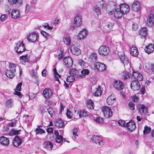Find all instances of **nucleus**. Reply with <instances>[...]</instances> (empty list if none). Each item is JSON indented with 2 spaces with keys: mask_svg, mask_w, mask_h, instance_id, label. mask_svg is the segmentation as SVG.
<instances>
[{
  "mask_svg": "<svg viewBox=\"0 0 154 154\" xmlns=\"http://www.w3.org/2000/svg\"><path fill=\"white\" fill-rule=\"evenodd\" d=\"M101 8L99 7L96 5L93 7V11L99 16L101 14Z\"/></svg>",
  "mask_w": 154,
  "mask_h": 154,
  "instance_id": "34",
  "label": "nucleus"
},
{
  "mask_svg": "<svg viewBox=\"0 0 154 154\" xmlns=\"http://www.w3.org/2000/svg\"><path fill=\"white\" fill-rule=\"evenodd\" d=\"M139 111L142 113L146 114L148 112L147 107L144 105L141 104L139 106Z\"/></svg>",
  "mask_w": 154,
  "mask_h": 154,
  "instance_id": "31",
  "label": "nucleus"
},
{
  "mask_svg": "<svg viewBox=\"0 0 154 154\" xmlns=\"http://www.w3.org/2000/svg\"><path fill=\"white\" fill-rule=\"evenodd\" d=\"M36 134H42L43 133H44L45 132V131L43 129L41 128H37L35 130Z\"/></svg>",
  "mask_w": 154,
  "mask_h": 154,
  "instance_id": "52",
  "label": "nucleus"
},
{
  "mask_svg": "<svg viewBox=\"0 0 154 154\" xmlns=\"http://www.w3.org/2000/svg\"><path fill=\"white\" fill-rule=\"evenodd\" d=\"M123 55L120 57V60L122 63L125 66V65H127L129 63V60L128 57L125 56L124 54H123Z\"/></svg>",
  "mask_w": 154,
  "mask_h": 154,
  "instance_id": "30",
  "label": "nucleus"
},
{
  "mask_svg": "<svg viewBox=\"0 0 154 154\" xmlns=\"http://www.w3.org/2000/svg\"><path fill=\"white\" fill-rule=\"evenodd\" d=\"M129 108L131 110L134 109L135 104L131 102H129L128 104Z\"/></svg>",
  "mask_w": 154,
  "mask_h": 154,
  "instance_id": "59",
  "label": "nucleus"
},
{
  "mask_svg": "<svg viewBox=\"0 0 154 154\" xmlns=\"http://www.w3.org/2000/svg\"><path fill=\"white\" fill-rule=\"evenodd\" d=\"M139 34L142 38H145L147 34V29L146 27H143L139 30Z\"/></svg>",
  "mask_w": 154,
  "mask_h": 154,
  "instance_id": "24",
  "label": "nucleus"
},
{
  "mask_svg": "<svg viewBox=\"0 0 154 154\" xmlns=\"http://www.w3.org/2000/svg\"><path fill=\"white\" fill-rule=\"evenodd\" d=\"M70 51L73 54L75 55H79L81 52V50L75 47L71 48H70Z\"/></svg>",
  "mask_w": 154,
  "mask_h": 154,
  "instance_id": "29",
  "label": "nucleus"
},
{
  "mask_svg": "<svg viewBox=\"0 0 154 154\" xmlns=\"http://www.w3.org/2000/svg\"><path fill=\"white\" fill-rule=\"evenodd\" d=\"M130 54L133 57H136L139 54L138 50L136 47L132 46L130 49Z\"/></svg>",
  "mask_w": 154,
  "mask_h": 154,
  "instance_id": "22",
  "label": "nucleus"
},
{
  "mask_svg": "<svg viewBox=\"0 0 154 154\" xmlns=\"http://www.w3.org/2000/svg\"><path fill=\"white\" fill-rule=\"evenodd\" d=\"M88 31L86 29H83L82 31L80 32L77 35L78 39L80 40L85 38L88 35Z\"/></svg>",
  "mask_w": 154,
  "mask_h": 154,
  "instance_id": "16",
  "label": "nucleus"
},
{
  "mask_svg": "<svg viewBox=\"0 0 154 154\" xmlns=\"http://www.w3.org/2000/svg\"><path fill=\"white\" fill-rule=\"evenodd\" d=\"M75 80V78L73 76H68L66 79V81L67 82H73Z\"/></svg>",
  "mask_w": 154,
  "mask_h": 154,
  "instance_id": "54",
  "label": "nucleus"
},
{
  "mask_svg": "<svg viewBox=\"0 0 154 154\" xmlns=\"http://www.w3.org/2000/svg\"><path fill=\"white\" fill-rule=\"evenodd\" d=\"M138 80H135L132 81L131 83V88L134 91L138 90L140 88V85Z\"/></svg>",
  "mask_w": 154,
  "mask_h": 154,
  "instance_id": "9",
  "label": "nucleus"
},
{
  "mask_svg": "<svg viewBox=\"0 0 154 154\" xmlns=\"http://www.w3.org/2000/svg\"><path fill=\"white\" fill-rule=\"evenodd\" d=\"M126 125L128 129L131 131H132L136 128L135 124L132 120H131L127 122Z\"/></svg>",
  "mask_w": 154,
  "mask_h": 154,
  "instance_id": "18",
  "label": "nucleus"
},
{
  "mask_svg": "<svg viewBox=\"0 0 154 154\" xmlns=\"http://www.w3.org/2000/svg\"><path fill=\"white\" fill-rule=\"evenodd\" d=\"M90 58L93 62L96 61L97 59V54L94 53H92L90 56Z\"/></svg>",
  "mask_w": 154,
  "mask_h": 154,
  "instance_id": "49",
  "label": "nucleus"
},
{
  "mask_svg": "<svg viewBox=\"0 0 154 154\" xmlns=\"http://www.w3.org/2000/svg\"><path fill=\"white\" fill-rule=\"evenodd\" d=\"M14 94L15 95H16L19 96L20 98H22L23 96V95L21 94V93L19 91H14Z\"/></svg>",
  "mask_w": 154,
  "mask_h": 154,
  "instance_id": "64",
  "label": "nucleus"
},
{
  "mask_svg": "<svg viewBox=\"0 0 154 154\" xmlns=\"http://www.w3.org/2000/svg\"><path fill=\"white\" fill-rule=\"evenodd\" d=\"M0 143L3 146H7L9 144V141L7 137L2 136L0 138Z\"/></svg>",
  "mask_w": 154,
  "mask_h": 154,
  "instance_id": "19",
  "label": "nucleus"
},
{
  "mask_svg": "<svg viewBox=\"0 0 154 154\" xmlns=\"http://www.w3.org/2000/svg\"><path fill=\"white\" fill-rule=\"evenodd\" d=\"M38 34L35 32H32L29 34L27 36V39L28 41L30 42H35L38 39Z\"/></svg>",
  "mask_w": 154,
  "mask_h": 154,
  "instance_id": "3",
  "label": "nucleus"
},
{
  "mask_svg": "<svg viewBox=\"0 0 154 154\" xmlns=\"http://www.w3.org/2000/svg\"><path fill=\"white\" fill-rule=\"evenodd\" d=\"M132 76L134 77L136 79L135 80H138L139 81H141L143 79V76L138 71H133Z\"/></svg>",
  "mask_w": 154,
  "mask_h": 154,
  "instance_id": "17",
  "label": "nucleus"
},
{
  "mask_svg": "<svg viewBox=\"0 0 154 154\" xmlns=\"http://www.w3.org/2000/svg\"><path fill=\"white\" fill-rule=\"evenodd\" d=\"M89 138L93 142L100 146H103L105 143L104 139L101 136L93 135L90 136Z\"/></svg>",
  "mask_w": 154,
  "mask_h": 154,
  "instance_id": "1",
  "label": "nucleus"
},
{
  "mask_svg": "<svg viewBox=\"0 0 154 154\" xmlns=\"http://www.w3.org/2000/svg\"><path fill=\"white\" fill-rule=\"evenodd\" d=\"M123 77L124 79H126L132 77V75L128 72L124 71L123 72Z\"/></svg>",
  "mask_w": 154,
  "mask_h": 154,
  "instance_id": "41",
  "label": "nucleus"
},
{
  "mask_svg": "<svg viewBox=\"0 0 154 154\" xmlns=\"http://www.w3.org/2000/svg\"><path fill=\"white\" fill-rule=\"evenodd\" d=\"M20 130H16L14 128L12 129L9 132L10 135L12 136L13 135L19 134V132Z\"/></svg>",
  "mask_w": 154,
  "mask_h": 154,
  "instance_id": "42",
  "label": "nucleus"
},
{
  "mask_svg": "<svg viewBox=\"0 0 154 154\" xmlns=\"http://www.w3.org/2000/svg\"><path fill=\"white\" fill-rule=\"evenodd\" d=\"M14 105L13 100L11 99L7 100L6 103V106L8 108L12 107Z\"/></svg>",
  "mask_w": 154,
  "mask_h": 154,
  "instance_id": "39",
  "label": "nucleus"
},
{
  "mask_svg": "<svg viewBox=\"0 0 154 154\" xmlns=\"http://www.w3.org/2000/svg\"><path fill=\"white\" fill-rule=\"evenodd\" d=\"M20 59L22 60V63H25L28 61V55L26 54L25 55L21 56L20 57Z\"/></svg>",
  "mask_w": 154,
  "mask_h": 154,
  "instance_id": "47",
  "label": "nucleus"
},
{
  "mask_svg": "<svg viewBox=\"0 0 154 154\" xmlns=\"http://www.w3.org/2000/svg\"><path fill=\"white\" fill-rule=\"evenodd\" d=\"M16 120H14L8 124L9 126L11 127H14L16 125Z\"/></svg>",
  "mask_w": 154,
  "mask_h": 154,
  "instance_id": "61",
  "label": "nucleus"
},
{
  "mask_svg": "<svg viewBox=\"0 0 154 154\" xmlns=\"http://www.w3.org/2000/svg\"><path fill=\"white\" fill-rule=\"evenodd\" d=\"M22 141V140L18 136H16L13 139V145L14 146L17 147L21 144Z\"/></svg>",
  "mask_w": 154,
  "mask_h": 154,
  "instance_id": "15",
  "label": "nucleus"
},
{
  "mask_svg": "<svg viewBox=\"0 0 154 154\" xmlns=\"http://www.w3.org/2000/svg\"><path fill=\"white\" fill-rule=\"evenodd\" d=\"M132 28L133 31H136L137 29L138 26L136 23H134L132 24Z\"/></svg>",
  "mask_w": 154,
  "mask_h": 154,
  "instance_id": "56",
  "label": "nucleus"
},
{
  "mask_svg": "<svg viewBox=\"0 0 154 154\" xmlns=\"http://www.w3.org/2000/svg\"><path fill=\"white\" fill-rule=\"evenodd\" d=\"M49 114L50 115L51 118L54 117L55 115L54 109L50 107H49Z\"/></svg>",
  "mask_w": 154,
  "mask_h": 154,
  "instance_id": "45",
  "label": "nucleus"
},
{
  "mask_svg": "<svg viewBox=\"0 0 154 154\" xmlns=\"http://www.w3.org/2000/svg\"><path fill=\"white\" fill-rule=\"evenodd\" d=\"M25 8V12L27 13L31 9V6L28 4L26 5Z\"/></svg>",
  "mask_w": 154,
  "mask_h": 154,
  "instance_id": "62",
  "label": "nucleus"
},
{
  "mask_svg": "<svg viewBox=\"0 0 154 154\" xmlns=\"http://www.w3.org/2000/svg\"><path fill=\"white\" fill-rule=\"evenodd\" d=\"M116 99L113 95L111 94L107 98L106 102L108 105H111L115 102Z\"/></svg>",
  "mask_w": 154,
  "mask_h": 154,
  "instance_id": "27",
  "label": "nucleus"
},
{
  "mask_svg": "<svg viewBox=\"0 0 154 154\" xmlns=\"http://www.w3.org/2000/svg\"><path fill=\"white\" fill-rule=\"evenodd\" d=\"M11 17L12 18L16 19L20 17V13L19 10H13L11 12Z\"/></svg>",
  "mask_w": 154,
  "mask_h": 154,
  "instance_id": "28",
  "label": "nucleus"
},
{
  "mask_svg": "<svg viewBox=\"0 0 154 154\" xmlns=\"http://www.w3.org/2000/svg\"><path fill=\"white\" fill-rule=\"evenodd\" d=\"M16 46L15 48L16 51L18 53H21L26 49L24 44L22 42H18L16 43Z\"/></svg>",
  "mask_w": 154,
  "mask_h": 154,
  "instance_id": "4",
  "label": "nucleus"
},
{
  "mask_svg": "<svg viewBox=\"0 0 154 154\" xmlns=\"http://www.w3.org/2000/svg\"><path fill=\"white\" fill-rule=\"evenodd\" d=\"M89 72V71L88 69H83L81 71V74H80V78H84L86 75L88 74Z\"/></svg>",
  "mask_w": 154,
  "mask_h": 154,
  "instance_id": "37",
  "label": "nucleus"
},
{
  "mask_svg": "<svg viewBox=\"0 0 154 154\" xmlns=\"http://www.w3.org/2000/svg\"><path fill=\"white\" fill-rule=\"evenodd\" d=\"M49 146L50 147V149L51 150H52L53 148V149H55L56 148V146H54V145L51 142H49Z\"/></svg>",
  "mask_w": 154,
  "mask_h": 154,
  "instance_id": "63",
  "label": "nucleus"
},
{
  "mask_svg": "<svg viewBox=\"0 0 154 154\" xmlns=\"http://www.w3.org/2000/svg\"><path fill=\"white\" fill-rule=\"evenodd\" d=\"M145 51L148 54L152 53L154 51V45L152 44H150L146 47L144 49Z\"/></svg>",
  "mask_w": 154,
  "mask_h": 154,
  "instance_id": "21",
  "label": "nucleus"
},
{
  "mask_svg": "<svg viewBox=\"0 0 154 154\" xmlns=\"http://www.w3.org/2000/svg\"><path fill=\"white\" fill-rule=\"evenodd\" d=\"M75 113L79 115L80 118H84L87 116H88V112L84 110H80L77 111H75Z\"/></svg>",
  "mask_w": 154,
  "mask_h": 154,
  "instance_id": "23",
  "label": "nucleus"
},
{
  "mask_svg": "<svg viewBox=\"0 0 154 154\" xmlns=\"http://www.w3.org/2000/svg\"><path fill=\"white\" fill-rule=\"evenodd\" d=\"M15 72L11 70L7 69L5 72V74L8 77L11 78L14 75V73Z\"/></svg>",
  "mask_w": 154,
  "mask_h": 154,
  "instance_id": "32",
  "label": "nucleus"
},
{
  "mask_svg": "<svg viewBox=\"0 0 154 154\" xmlns=\"http://www.w3.org/2000/svg\"><path fill=\"white\" fill-rule=\"evenodd\" d=\"M119 124L120 125L122 126H123L124 127H126V123L123 120H120L118 122Z\"/></svg>",
  "mask_w": 154,
  "mask_h": 154,
  "instance_id": "58",
  "label": "nucleus"
},
{
  "mask_svg": "<svg viewBox=\"0 0 154 154\" xmlns=\"http://www.w3.org/2000/svg\"><path fill=\"white\" fill-rule=\"evenodd\" d=\"M131 7L132 10L138 12L141 9L140 3L137 1H135L132 4Z\"/></svg>",
  "mask_w": 154,
  "mask_h": 154,
  "instance_id": "12",
  "label": "nucleus"
},
{
  "mask_svg": "<svg viewBox=\"0 0 154 154\" xmlns=\"http://www.w3.org/2000/svg\"><path fill=\"white\" fill-rule=\"evenodd\" d=\"M95 69L99 71H103L106 69V66L102 63L97 62L94 64Z\"/></svg>",
  "mask_w": 154,
  "mask_h": 154,
  "instance_id": "8",
  "label": "nucleus"
},
{
  "mask_svg": "<svg viewBox=\"0 0 154 154\" xmlns=\"http://www.w3.org/2000/svg\"><path fill=\"white\" fill-rule=\"evenodd\" d=\"M86 106L89 109H93L94 108V104L93 101L91 100H87Z\"/></svg>",
  "mask_w": 154,
  "mask_h": 154,
  "instance_id": "33",
  "label": "nucleus"
},
{
  "mask_svg": "<svg viewBox=\"0 0 154 154\" xmlns=\"http://www.w3.org/2000/svg\"><path fill=\"white\" fill-rule=\"evenodd\" d=\"M147 66L149 67L148 69L151 70V72L154 73V64L152 63L149 64H147Z\"/></svg>",
  "mask_w": 154,
  "mask_h": 154,
  "instance_id": "53",
  "label": "nucleus"
},
{
  "mask_svg": "<svg viewBox=\"0 0 154 154\" xmlns=\"http://www.w3.org/2000/svg\"><path fill=\"white\" fill-rule=\"evenodd\" d=\"M9 69H8L11 70L14 72H16V66L15 64L9 63Z\"/></svg>",
  "mask_w": 154,
  "mask_h": 154,
  "instance_id": "44",
  "label": "nucleus"
},
{
  "mask_svg": "<svg viewBox=\"0 0 154 154\" xmlns=\"http://www.w3.org/2000/svg\"><path fill=\"white\" fill-rule=\"evenodd\" d=\"M109 52V49L106 46H101L98 49L99 53L100 55L104 56L107 55Z\"/></svg>",
  "mask_w": 154,
  "mask_h": 154,
  "instance_id": "6",
  "label": "nucleus"
},
{
  "mask_svg": "<svg viewBox=\"0 0 154 154\" xmlns=\"http://www.w3.org/2000/svg\"><path fill=\"white\" fill-rule=\"evenodd\" d=\"M113 86L119 90H122L124 88L123 83L119 80H116L114 83Z\"/></svg>",
  "mask_w": 154,
  "mask_h": 154,
  "instance_id": "13",
  "label": "nucleus"
},
{
  "mask_svg": "<svg viewBox=\"0 0 154 154\" xmlns=\"http://www.w3.org/2000/svg\"><path fill=\"white\" fill-rule=\"evenodd\" d=\"M99 5L100 8L101 7L102 8H104L106 6V4L103 0H102L99 2Z\"/></svg>",
  "mask_w": 154,
  "mask_h": 154,
  "instance_id": "57",
  "label": "nucleus"
},
{
  "mask_svg": "<svg viewBox=\"0 0 154 154\" xmlns=\"http://www.w3.org/2000/svg\"><path fill=\"white\" fill-rule=\"evenodd\" d=\"M63 42L67 45H69L71 42L69 37L68 36L64 37L63 38Z\"/></svg>",
  "mask_w": 154,
  "mask_h": 154,
  "instance_id": "46",
  "label": "nucleus"
},
{
  "mask_svg": "<svg viewBox=\"0 0 154 154\" xmlns=\"http://www.w3.org/2000/svg\"><path fill=\"white\" fill-rule=\"evenodd\" d=\"M58 54L57 56V58L59 60L62 59L64 56L63 51L61 49L60 50H58L57 51Z\"/></svg>",
  "mask_w": 154,
  "mask_h": 154,
  "instance_id": "40",
  "label": "nucleus"
},
{
  "mask_svg": "<svg viewBox=\"0 0 154 154\" xmlns=\"http://www.w3.org/2000/svg\"><path fill=\"white\" fill-rule=\"evenodd\" d=\"M53 73L54 76V79L55 80L58 81L59 83H60V81L59 79V77L60 78L61 75L57 72L56 69L54 68L53 69Z\"/></svg>",
  "mask_w": 154,
  "mask_h": 154,
  "instance_id": "35",
  "label": "nucleus"
},
{
  "mask_svg": "<svg viewBox=\"0 0 154 154\" xmlns=\"http://www.w3.org/2000/svg\"><path fill=\"white\" fill-rule=\"evenodd\" d=\"M154 23V15L152 14H150L147 17L146 21L147 25L149 27H152Z\"/></svg>",
  "mask_w": 154,
  "mask_h": 154,
  "instance_id": "11",
  "label": "nucleus"
},
{
  "mask_svg": "<svg viewBox=\"0 0 154 154\" xmlns=\"http://www.w3.org/2000/svg\"><path fill=\"white\" fill-rule=\"evenodd\" d=\"M151 128L150 127H148L146 126L144 127V130L143 131V134H147L150 131Z\"/></svg>",
  "mask_w": 154,
  "mask_h": 154,
  "instance_id": "48",
  "label": "nucleus"
},
{
  "mask_svg": "<svg viewBox=\"0 0 154 154\" xmlns=\"http://www.w3.org/2000/svg\"><path fill=\"white\" fill-rule=\"evenodd\" d=\"M43 94L44 97L46 98L45 103L48 104V100L47 98L48 97V88H46L45 89L43 92Z\"/></svg>",
  "mask_w": 154,
  "mask_h": 154,
  "instance_id": "36",
  "label": "nucleus"
},
{
  "mask_svg": "<svg viewBox=\"0 0 154 154\" xmlns=\"http://www.w3.org/2000/svg\"><path fill=\"white\" fill-rule=\"evenodd\" d=\"M54 125L56 127L63 128L64 126V122L61 119H57L54 122Z\"/></svg>",
  "mask_w": 154,
  "mask_h": 154,
  "instance_id": "25",
  "label": "nucleus"
},
{
  "mask_svg": "<svg viewBox=\"0 0 154 154\" xmlns=\"http://www.w3.org/2000/svg\"><path fill=\"white\" fill-rule=\"evenodd\" d=\"M80 70L75 68L70 69L69 71V73L70 75L75 76L77 77L80 78Z\"/></svg>",
  "mask_w": 154,
  "mask_h": 154,
  "instance_id": "20",
  "label": "nucleus"
},
{
  "mask_svg": "<svg viewBox=\"0 0 154 154\" xmlns=\"http://www.w3.org/2000/svg\"><path fill=\"white\" fill-rule=\"evenodd\" d=\"M102 110L104 117L106 118H108L112 116V112L109 107L106 106H103L102 108Z\"/></svg>",
  "mask_w": 154,
  "mask_h": 154,
  "instance_id": "5",
  "label": "nucleus"
},
{
  "mask_svg": "<svg viewBox=\"0 0 154 154\" xmlns=\"http://www.w3.org/2000/svg\"><path fill=\"white\" fill-rule=\"evenodd\" d=\"M82 24L81 16L80 15H77L74 19V26L77 27L80 26Z\"/></svg>",
  "mask_w": 154,
  "mask_h": 154,
  "instance_id": "14",
  "label": "nucleus"
},
{
  "mask_svg": "<svg viewBox=\"0 0 154 154\" xmlns=\"http://www.w3.org/2000/svg\"><path fill=\"white\" fill-rule=\"evenodd\" d=\"M64 66L67 67H71L73 64V61L71 57H64L63 59Z\"/></svg>",
  "mask_w": 154,
  "mask_h": 154,
  "instance_id": "7",
  "label": "nucleus"
},
{
  "mask_svg": "<svg viewBox=\"0 0 154 154\" xmlns=\"http://www.w3.org/2000/svg\"><path fill=\"white\" fill-rule=\"evenodd\" d=\"M114 17L115 18L119 19L122 17L123 13L119 8H116L114 11Z\"/></svg>",
  "mask_w": 154,
  "mask_h": 154,
  "instance_id": "26",
  "label": "nucleus"
},
{
  "mask_svg": "<svg viewBox=\"0 0 154 154\" xmlns=\"http://www.w3.org/2000/svg\"><path fill=\"white\" fill-rule=\"evenodd\" d=\"M96 91L94 92V96L97 97L100 96L102 93L101 87L100 86H99L98 88H96Z\"/></svg>",
  "mask_w": 154,
  "mask_h": 154,
  "instance_id": "38",
  "label": "nucleus"
},
{
  "mask_svg": "<svg viewBox=\"0 0 154 154\" xmlns=\"http://www.w3.org/2000/svg\"><path fill=\"white\" fill-rule=\"evenodd\" d=\"M56 141L61 145L63 143V138L61 135L57 136H56Z\"/></svg>",
  "mask_w": 154,
  "mask_h": 154,
  "instance_id": "43",
  "label": "nucleus"
},
{
  "mask_svg": "<svg viewBox=\"0 0 154 154\" xmlns=\"http://www.w3.org/2000/svg\"><path fill=\"white\" fill-rule=\"evenodd\" d=\"M78 63L82 67L85 66L86 64L85 62L82 59H80L78 60Z\"/></svg>",
  "mask_w": 154,
  "mask_h": 154,
  "instance_id": "55",
  "label": "nucleus"
},
{
  "mask_svg": "<svg viewBox=\"0 0 154 154\" xmlns=\"http://www.w3.org/2000/svg\"><path fill=\"white\" fill-rule=\"evenodd\" d=\"M22 85V82H20L19 83L17 84L16 87V89L17 91H21Z\"/></svg>",
  "mask_w": 154,
  "mask_h": 154,
  "instance_id": "60",
  "label": "nucleus"
},
{
  "mask_svg": "<svg viewBox=\"0 0 154 154\" xmlns=\"http://www.w3.org/2000/svg\"><path fill=\"white\" fill-rule=\"evenodd\" d=\"M124 14H126L129 11V7L127 4L124 3L120 5V8Z\"/></svg>",
  "mask_w": 154,
  "mask_h": 154,
  "instance_id": "10",
  "label": "nucleus"
},
{
  "mask_svg": "<svg viewBox=\"0 0 154 154\" xmlns=\"http://www.w3.org/2000/svg\"><path fill=\"white\" fill-rule=\"evenodd\" d=\"M116 3L115 2L113 1L109 2L106 8L107 13L109 15L113 14L114 11L116 8Z\"/></svg>",
  "mask_w": 154,
  "mask_h": 154,
  "instance_id": "2",
  "label": "nucleus"
},
{
  "mask_svg": "<svg viewBox=\"0 0 154 154\" xmlns=\"http://www.w3.org/2000/svg\"><path fill=\"white\" fill-rule=\"evenodd\" d=\"M94 121L98 123H102L103 122V119L99 116L97 117L96 118L94 119Z\"/></svg>",
  "mask_w": 154,
  "mask_h": 154,
  "instance_id": "50",
  "label": "nucleus"
},
{
  "mask_svg": "<svg viewBox=\"0 0 154 154\" xmlns=\"http://www.w3.org/2000/svg\"><path fill=\"white\" fill-rule=\"evenodd\" d=\"M59 21V19L58 17H57L52 19L51 21V23L53 25H55L57 24H58Z\"/></svg>",
  "mask_w": 154,
  "mask_h": 154,
  "instance_id": "51",
  "label": "nucleus"
}]
</instances>
